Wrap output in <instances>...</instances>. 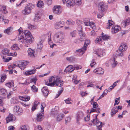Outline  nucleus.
I'll return each instance as SVG.
<instances>
[{
	"mask_svg": "<svg viewBox=\"0 0 130 130\" xmlns=\"http://www.w3.org/2000/svg\"><path fill=\"white\" fill-rule=\"evenodd\" d=\"M64 24L63 21H60L56 22L54 25V28L56 29H59L63 27Z\"/></svg>",
	"mask_w": 130,
	"mask_h": 130,
	"instance_id": "obj_11",
	"label": "nucleus"
},
{
	"mask_svg": "<svg viewBox=\"0 0 130 130\" xmlns=\"http://www.w3.org/2000/svg\"><path fill=\"white\" fill-rule=\"evenodd\" d=\"M124 22L125 23V26H127L130 23V19H128L126 20Z\"/></svg>",
	"mask_w": 130,
	"mask_h": 130,
	"instance_id": "obj_58",
	"label": "nucleus"
},
{
	"mask_svg": "<svg viewBox=\"0 0 130 130\" xmlns=\"http://www.w3.org/2000/svg\"><path fill=\"white\" fill-rule=\"evenodd\" d=\"M28 27L29 29L30 30H32L36 28L35 27L30 24H28Z\"/></svg>",
	"mask_w": 130,
	"mask_h": 130,
	"instance_id": "obj_51",
	"label": "nucleus"
},
{
	"mask_svg": "<svg viewBox=\"0 0 130 130\" xmlns=\"http://www.w3.org/2000/svg\"><path fill=\"white\" fill-rule=\"evenodd\" d=\"M93 71L94 73L100 74H102L104 73L103 70L101 68L94 69Z\"/></svg>",
	"mask_w": 130,
	"mask_h": 130,
	"instance_id": "obj_22",
	"label": "nucleus"
},
{
	"mask_svg": "<svg viewBox=\"0 0 130 130\" xmlns=\"http://www.w3.org/2000/svg\"><path fill=\"white\" fill-rule=\"evenodd\" d=\"M122 108L121 106H116L112 108L111 112V116L112 117L118 111V109H121Z\"/></svg>",
	"mask_w": 130,
	"mask_h": 130,
	"instance_id": "obj_13",
	"label": "nucleus"
},
{
	"mask_svg": "<svg viewBox=\"0 0 130 130\" xmlns=\"http://www.w3.org/2000/svg\"><path fill=\"white\" fill-rule=\"evenodd\" d=\"M0 11L4 14H6L8 13L7 11L6 10V7L5 6H3L2 7Z\"/></svg>",
	"mask_w": 130,
	"mask_h": 130,
	"instance_id": "obj_31",
	"label": "nucleus"
},
{
	"mask_svg": "<svg viewBox=\"0 0 130 130\" xmlns=\"http://www.w3.org/2000/svg\"><path fill=\"white\" fill-rule=\"evenodd\" d=\"M37 80V79L36 77L35 76L33 78H31L30 80V82L29 83H31L33 82L35 84H36V82Z\"/></svg>",
	"mask_w": 130,
	"mask_h": 130,
	"instance_id": "obj_45",
	"label": "nucleus"
},
{
	"mask_svg": "<svg viewBox=\"0 0 130 130\" xmlns=\"http://www.w3.org/2000/svg\"><path fill=\"white\" fill-rule=\"evenodd\" d=\"M64 35L63 32L59 31L56 33L54 35L53 40L56 43H62L63 42Z\"/></svg>",
	"mask_w": 130,
	"mask_h": 130,
	"instance_id": "obj_3",
	"label": "nucleus"
},
{
	"mask_svg": "<svg viewBox=\"0 0 130 130\" xmlns=\"http://www.w3.org/2000/svg\"><path fill=\"white\" fill-rule=\"evenodd\" d=\"M11 48L13 50H18L20 49L18 45L17 44H15L13 45Z\"/></svg>",
	"mask_w": 130,
	"mask_h": 130,
	"instance_id": "obj_38",
	"label": "nucleus"
},
{
	"mask_svg": "<svg viewBox=\"0 0 130 130\" xmlns=\"http://www.w3.org/2000/svg\"><path fill=\"white\" fill-rule=\"evenodd\" d=\"M3 59L4 60V61L5 62H8L9 60H11L12 59V57H7L6 58L4 57V56H3Z\"/></svg>",
	"mask_w": 130,
	"mask_h": 130,
	"instance_id": "obj_53",
	"label": "nucleus"
},
{
	"mask_svg": "<svg viewBox=\"0 0 130 130\" xmlns=\"http://www.w3.org/2000/svg\"><path fill=\"white\" fill-rule=\"evenodd\" d=\"M44 112L43 114L41 113H38L37 115L36 120L37 121L40 122L42 121L44 118Z\"/></svg>",
	"mask_w": 130,
	"mask_h": 130,
	"instance_id": "obj_17",
	"label": "nucleus"
},
{
	"mask_svg": "<svg viewBox=\"0 0 130 130\" xmlns=\"http://www.w3.org/2000/svg\"><path fill=\"white\" fill-rule=\"evenodd\" d=\"M107 8V5L103 2L99 3V9L100 11L103 12L105 11Z\"/></svg>",
	"mask_w": 130,
	"mask_h": 130,
	"instance_id": "obj_8",
	"label": "nucleus"
},
{
	"mask_svg": "<svg viewBox=\"0 0 130 130\" xmlns=\"http://www.w3.org/2000/svg\"><path fill=\"white\" fill-rule=\"evenodd\" d=\"M41 106L42 107L41 109V112L42 114H43L44 108L46 106L45 103H42L41 105Z\"/></svg>",
	"mask_w": 130,
	"mask_h": 130,
	"instance_id": "obj_47",
	"label": "nucleus"
},
{
	"mask_svg": "<svg viewBox=\"0 0 130 130\" xmlns=\"http://www.w3.org/2000/svg\"><path fill=\"white\" fill-rule=\"evenodd\" d=\"M20 129L22 130H29V127L27 125H24L21 126Z\"/></svg>",
	"mask_w": 130,
	"mask_h": 130,
	"instance_id": "obj_33",
	"label": "nucleus"
},
{
	"mask_svg": "<svg viewBox=\"0 0 130 130\" xmlns=\"http://www.w3.org/2000/svg\"><path fill=\"white\" fill-rule=\"evenodd\" d=\"M38 102L35 101L34 104L33 105L32 108V111H34L36 109V107L38 105Z\"/></svg>",
	"mask_w": 130,
	"mask_h": 130,
	"instance_id": "obj_34",
	"label": "nucleus"
},
{
	"mask_svg": "<svg viewBox=\"0 0 130 130\" xmlns=\"http://www.w3.org/2000/svg\"><path fill=\"white\" fill-rule=\"evenodd\" d=\"M55 109H56V108L54 109H52L51 111L52 114L54 116L57 115L58 112V110H55Z\"/></svg>",
	"mask_w": 130,
	"mask_h": 130,
	"instance_id": "obj_35",
	"label": "nucleus"
},
{
	"mask_svg": "<svg viewBox=\"0 0 130 130\" xmlns=\"http://www.w3.org/2000/svg\"><path fill=\"white\" fill-rule=\"evenodd\" d=\"M84 114L83 112L82 111H78L76 113V122L79 124V121L84 117Z\"/></svg>",
	"mask_w": 130,
	"mask_h": 130,
	"instance_id": "obj_6",
	"label": "nucleus"
},
{
	"mask_svg": "<svg viewBox=\"0 0 130 130\" xmlns=\"http://www.w3.org/2000/svg\"><path fill=\"white\" fill-rule=\"evenodd\" d=\"M76 34V31L75 30L71 32L70 33V35L72 37H75Z\"/></svg>",
	"mask_w": 130,
	"mask_h": 130,
	"instance_id": "obj_56",
	"label": "nucleus"
},
{
	"mask_svg": "<svg viewBox=\"0 0 130 130\" xmlns=\"http://www.w3.org/2000/svg\"><path fill=\"white\" fill-rule=\"evenodd\" d=\"M82 28L79 29L78 28L77 29L79 31V34L80 36V41H82L84 40V39L85 38L86 35L82 31Z\"/></svg>",
	"mask_w": 130,
	"mask_h": 130,
	"instance_id": "obj_15",
	"label": "nucleus"
},
{
	"mask_svg": "<svg viewBox=\"0 0 130 130\" xmlns=\"http://www.w3.org/2000/svg\"><path fill=\"white\" fill-rule=\"evenodd\" d=\"M66 23L68 25H73L75 23V22L71 20H69L67 21Z\"/></svg>",
	"mask_w": 130,
	"mask_h": 130,
	"instance_id": "obj_48",
	"label": "nucleus"
},
{
	"mask_svg": "<svg viewBox=\"0 0 130 130\" xmlns=\"http://www.w3.org/2000/svg\"><path fill=\"white\" fill-rule=\"evenodd\" d=\"M92 104L93 105V107L94 108H97L98 106V105L96 102L93 103Z\"/></svg>",
	"mask_w": 130,
	"mask_h": 130,
	"instance_id": "obj_61",
	"label": "nucleus"
},
{
	"mask_svg": "<svg viewBox=\"0 0 130 130\" xmlns=\"http://www.w3.org/2000/svg\"><path fill=\"white\" fill-rule=\"evenodd\" d=\"M73 71V66L72 65H71L68 66L64 70V71L71 72Z\"/></svg>",
	"mask_w": 130,
	"mask_h": 130,
	"instance_id": "obj_23",
	"label": "nucleus"
},
{
	"mask_svg": "<svg viewBox=\"0 0 130 130\" xmlns=\"http://www.w3.org/2000/svg\"><path fill=\"white\" fill-rule=\"evenodd\" d=\"M84 25L86 26H88L90 25V22L88 20H87L86 21H85L84 23Z\"/></svg>",
	"mask_w": 130,
	"mask_h": 130,
	"instance_id": "obj_62",
	"label": "nucleus"
},
{
	"mask_svg": "<svg viewBox=\"0 0 130 130\" xmlns=\"http://www.w3.org/2000/svg\"><path fill=\"white\" fill-rule=\"evenodd\" d=\"M63 90V88H61V89L60 91H59L58 92V93L57 94L56 96L55 97V98H57L58 97H59V95H60V94L62 93V92Z\"/></svg>",
	"mask_w": 130,
	"mask_h": 130,
	"instance_id": "obj_46",
	"label": "nucleus"
},
{
	"mask_svg": "<svg viewBox=\"0 0 130 130\" xmlns=\"http://www.w3.org/2000/svg\"><path fill=\"white\" fill-rule=\"evenodd\" d=\"M76 78L74 76L73 78V82L75 84H77L78 83L79 80V81L77 80H76Z\"/></svg>",
	"mask_w": 130,
	"mask_h": 130,
	"instance_id": "obj_57",
	"label": "nucleus"
},
{
	"mask_svg": "<svg viewBox=\"0 0 130 130\" xmlns=\"http://www.w3.org/2000/svg\"><path fill=\"white\" fill-rule=\"evenodd\" d=\"M6 85L9 88L14 86V83L13 82H9L6 84Z\"/></svg>",
	"mask_w": 130,
	"mask_h": 130,
	"instance_id": "obj_49",
	"label": "nucleus"
},
{
	"mask_svg": "<svg viewBox=\"0 0 130 130\" xmlns=\"http://www.w3.org/2000/svg\"><path fill=\"white\" fill-rule=\"evenodd\" d=\"M16 118L13 115L9 114L7 118L6 121L7 123H8L10 121H14L16 120Z\"/></svg>",
	"mask_w": 130,
	"mask_h": 130,
	"instance_id": "obj_16",
	"label": "nucleus"
},
{
	"mask_svg": "<svg viewBox=\"0 0 130 130\" xmlns=\"http://www.w3.org/2000/svg\"><path fill=\"white\" fill-rule=\"evenodd\" d=\"M6 78V76L5 74H2L1 75V82L2 83L4 82Z\"/></svg>",
	"mask_w": 130,
	"mask_h": 130,
	"instance_id": "obj_40",
	"label": "nucleus"
},
{
	"mask_svg": "<svg viewBox=\"0 0 130 130\" xmlns=\"http://www.w3.org/2000/svg\"><path fill=\"white\" fill-rule=\"evenodd\" d=\"M94 53L96 54L98 56L100 57L103 56V54L105 53L103 50L101 48H99L94 51Z\"/></svg>",
	"mask_w": 130,
	"mask_h": 130,
	"instance_id": "obj_14",
	"label": "nucleus"
},
{
	"mask_svg": "<svg viewBox=\"0 0 130 130\" xmlns=\"http://www.w3.org/2000/svg\"><path fill=\"white\" fill-rule=\"evenodd\" d=\"M32 6L33 5L31 3L29 4L26 6L25 9L22 10V14H28L31 12V9H32Z\"/></svg>",
	"mask_w": 130,
	"mask_h": 130,
	"instance_id": "obj_4",
	"label": "nucleus"
},
{
	"mask_svg": "<svg viewBox=\"0 0 130 130\" xmlns=\"http://www.w3.org/2000/svg\"><path fill=\"white\" fill-rule=\"evenodd\" d=\"M123 52L124 51L119 48L118 50L116 51V54L117 56L122 57L124 55Z\"/></svg>",
	"mask_w": 130,
	"mask_h": 130,
	"instance_id": "obj_24",
	"label": "nucleus"
},
{
	"mask_svg": "<svg viewBox=\"0 0 130 130\" xmlns=\"http://www.w3.org/2000/svg\"><path fill=\"white\" fill-rule=\"evenodd\" d=\"M76 23L77 24L78 26V28H79V29L82 28V27L80 24L83 23L79 20H77L76 21Z\"/></svg>",
	"mask_w": 130,
	"mask_h": 130,
	"instance_id": "obj_39",
	"label": "nucleus"
},
{
	"mask_svg": "<svg viewBox=\"0 0 130 130\" xmlns=\"http://www.w3.org/2000/svg\"><path fill=\"white\" fill-rule=\"evenodd\" d=\"M18 65L22 70H23L28 64L27 62L22 61H18L17 62Z\"/></svg>",
	"mask_w": 130,
	"mask_h": 130,
	"instance_id": "obj_10",
	"label": "nucleus"
},
{
	"mask_svg": "<svg viewBox=\"0 0 130 130\" xmlns=\"http://www.w3.org/2000/svg\"><path fill=\"white\" fill-rule=\"evenodd\" d=\"M28 55L29 56L34 58L35 57L34 55L35 51L31 48H29L28 50Z\"/></svg>",
	"mask_w": 130,
	"mask_h": 130,
	"instance_id": "obj_21",
	"label": "nucleus"
},
{
	"mask_svg": "<svg viewBox=\"0 0 130 130\" xmlns=\"http://www.w3.org/2000/svg\"><path fill=\"white\" fill-rule=\"evenodd\" d=\"M17 100L15 97L12 98L11 100V103L13 104H15L17 103Z\"/></svg>",
	"mask_w": 130,
	"mask_h": 130,
	"instance_id": "obj_50",
	"label": "nucleus"
},
{
	"mask_svg": "<svg viewBox=\"0 0 130 130\" xmlns=\"http://www.w3.org/2000/svg\"><path fill=\"white\" fill-rule=\"evenodd\" d=\"M64 101L67 104H72L71 102H70L72 101V100L70 98H68L67 99L65 100Z\"/></svg>",
	"mask_w": 130,
	"mask_h": 130,
	"instance_id": "obj_54",
	"label": "nucleus"
},
{
	"mask_svg": "<svg viewBox=\"0 0 130 130\" xmlns=\"http://www.w3.org/2000/svg\"><path fill=\"white\" fill-rule=\"evenodd\" d=\"M31 87L32 91L34 92H36L37 91L38 89L35 86L33 85Z\"/></svg>",
	"mask_w": 130,
	"mask_h": 130,
	"instance_id": "obj_52",
	"label": "nucleus"
},
{
	"mask_svg": "<svg viewBox=\"0 0 130 130\" xmlns=\"http://www.w3.org/2000/svg\"><path fill=\"white\" fill-rule=\"evenodd\" d=\"M119 27L118 26H115L112 27L111 29V32L112 34H115L117 33L119 30Z\"/></svg>",
	"mask_w": 130,
	"mask_h": 130,
	"instance_id": "obj_25",
	"label": "nucleus"
},
{
	"mask_svg": "<svg viewBox=\"0 0 130 130\" xmlns=\"http://www.w3.org/2000/svg\"><path fill=\"white\" fill-rule=\"evenodd\" d=\"M104 34L103 33H102V36H101L102 37V39L103 41V40H106L109 39V37L107 35H103Z\"/></svg>",
	"mask_w": 130,
	"mask_h": 130,
	"instance_id": "obj_32",
	"label": "nucleus"
},
{
	"mask_svg": "<svg viewBox=\"0 0 130 130\" xmlns=\"http://www.w3.org/2000/svg\"><path fill=\"white\" fill-rule=\"evenodd\" d=\"M71 118L70 117L68 116L65 119V123H67L69 122L71 120Z\"/></svg>",
	"mask_w": 130,
	"mask_h": 130,
	"instance_id": "obj_59",
	"label": "nucleus"
},
{
	"mask_svg": "<svg viewBox=\"0 0 130 130\" xmlns=\"http://www.w3.org/2000/svg\"><path fill=\"white\" fill-rule=\"evenodd\" d=\"M20 99L23 100L25 101H27L29 100L30 99V97L28 96H24L19 97Z\"/></svg>",
	"mask_w": 130,
	"mask_h": 130,
	"instance_id": "obj_27",
	"label": "nucleus"
},
{
	"mask_svg": "<svg viewBox=\"0 0 130 130\" xmlns=\"http://www.w3.org/2000/svg\"><path fill=\"white\" fill-rule=\"evenodd\" d=\"M53 10L54 13L58 15L60 14L62 12L61 8L59 6H54Z\"/></svg>",
	"mask_w": 130,
	"mask_h": 130,
	"instance_id": "obj_12",
	"label": "nucleus"
},
{
	"mask_svg": "<svg viewBox=\"0 0 130 130\" xmlns=\"http://www.w3.org/2000/svg\"><path fill=\"white\" fill-rule=\"evenodd\" d=\"M98 114L96 115L95 119L93 120L92 122L94 124L96 125L98 128V130H102L101 128L102 127V125L103 124L102 122L98 120L97 116Z\"/></svg>",
	"mask_w": 130,
	"mask_h": 130,
	"instance_id": "obj_5",
	"label": "nucleus"
},
{
	"mask_svg": "<svg viewBox=\"0 0 130 130\" xmlns=\"http://www.w3.org/2000/svg\"><path fill=\"white\" fill-rule=\"evenodd\" d=\"M18 31L19 32L18 40L19 42L25 44V45L32 42L33 38L29 31L26 30L23 32L21 27L18 30Z\"/></svg>",
	"mask_w": 130,
	"mask_h": 130,
	"instance_id": "obj_1",
	"label": "nucleus"
},
{
	"mask_svg": "<svg viewBox=\"0 0 130 130\" xmlns=\"http://www.w3.org/2000/svg\"><path fill=\"white\" fill-rule=\"evenodd\" d=\"M9 50L8 49L5 48L3 50L2 52L4 55L8 56L10 55V54L9 53Z\"/></svg>",
	"mask_w": 130,
	"mask_h": 130,
	"instance_id": "obj_26",
	"label": "nucleus"
},
{
	"mask_svg": "<svg viewBox=\"0 0 130 130\" xmlns=\"http://www.w3.org/2000/svg\"><path fill=\"white\" fill-rule=\"evenodd\" d=\"M14 112L18 115H21L23 113V110L18 105L15 106L14 108Z\"/></svg>",
	"mask_w": 130,
	"mask_h": 130,
	"instance_id": "obj_9",
	"label": "nucleus"
},
{
	"mask_svg": "<svg viewBox=\"0 0 130 130\" xmlns=\"http://www.w3.org/2000/svg\"><path fill=\"white\" fill-rule=\"evenodd\" d=\"M43 42V41L41 40L37 44V48L38 49L40 50L42 49L43 47L42 43Z\"/></svg>",
	"mask_w": 130,
	"mask_h": 130,
	"instance_id": "obj_30",
	"label": "nucleus"
},
{
	"mask_svg": "<svg viewBox=\"0 0 130 130\" xmlns=\"http://www.w3.org/2000/svg\"><path fill=\"white\" fill-rule=\"evenodd\" d=\"M64 117L63 115L60 114L58 115L57 117V119L58 121H60L61 120L62 118Z\"/></svg>",
	"mask_w": 130,
	"mask_h": 130,
	"instance_id": "obj_42",
	"label": "nucleus"
},
{
	"mask_svg": "<svg viewBox=\"0 0 130 130\" xmlns=\"http://www.w3.org/2000/svg\"><path fill=\"white\" fill-rule=\"evenodd\" d=\"M33 68L34 69L32 70H29L28 71L25 72L24 74L26 76H29L34 74L35 73L36 70L34 67Z\"/></svg>",
	"mask_w": 130,
	"mask_h": 130,
	"instance_id": "obj_18",
	"label": "nucleus"
},
{
	"mask_svg": "<svg viewBox=\"0 0 130 130\" xmlns=\"http://www.w3.org/2000/svg\"><path fill=\"white\" fill-rule=\"evenodd\" d=\"M102 41V37L101 36L98 37L95 40V42L96 43L100 44Z\"/></svg>",
	"mask_w": 130,
	"mask_h": 130,
	"instance_id": "obj_29",
	"label": "nucleus"
},
{
	"mask_svg": "<svg viewBox=\"0 0 130 130\" xmlns=\"http://www.w3.org/2000/svg\"><path fill=\"white\" fill-rule=\"evenodd\" d=\"M11 27H9L7 28L4 31V32L5 33L7 34L8 35H10L11 34Z\"/></svg>",
	"mask_w": 130,
	"mask_h": 130,
	"instance_id": "obj_43",
	"label": "nucleus"
},
{
	"mask_svg": "<svg viewBox=\"0 0 130 130\" xmlns=\"http://www.w3.org/2000/svg\"><path fill=\"white\" fill-rule=\"evenodd\" d=\"M100 108H99L97 107L96 109H93L92 108L91 109L90 112L89 113H91L92 112H99L100 113Z\"/></svg>",
	"mask_w": 130,
	"mask_h": 130,
	"instance_id": "obj_36",
	"label": "nucleus"
},
{
	"mask_svg": "<svg viewBox=\"0 0 130 130\" xmlns=\"http://www.w3.org/2000/svg\"><path fill=\"white\" fill-rule=\"evenodd\" d=\"M74 2L75 3L78 5H80L82 3L81 0H74Z\"/></svg>",
	"mask_w": 130,
	"mask_h": 130,
	"instance_id": "obj_60",
	"label": "nucleus"
},
{
	"mask_svg": "<svg viewBox=\"0 0 130 130\" xmlns=\"http://www.w3.org/2000/svg\"><path fill=\"white\" fill-rule=\"evenodd\" d=\"M127 47L126 44L125 43H121L119 48L124 52L127 50Z\"/></svg>",
	"mask_w": 130,
	"mask_h": 130,
	"instance_id": "obj_19",
	"label": "nucleus"
},
{
	"mask_svg": "<svg viewBox=\"0 0 130 130\" xmlns=\"http://www.w3.org/2000/svg\"><path fill=\"white\" fill-rule=\"evenodd\" d=\"M108 25L106 27V28L109 29L110 28V26L112 25L113 26H114V23L111 20H108Z\"/></svg>",
	"mask_w": 130,
	"mask_h": 130,
	"instance_id": "obj_28",
	"label": "nucleus"
},
{
	"mask_svg": "<svg viewBox=\"0 0 130 130\" xmlns=\"http://www.w3.org/2000/svg\"><path fill=\"white\" fill-rule=\"evenodd\" d=\"M66 5L68 7L73 6L74 5L71 0H69L67 1Z\"/></svg>",
	"mask_w": 130,
	"mask_h": 130,
	"instance_id": "obj_37",
	"label": "nucleus"
},
{
	"mask_svg": "<svg viewBox=\"0 0 130 130\" xmlns=\"http://www.w3.org/2000/svg\"><path fill=\"white\" fill-rule=\"evenodd\" d=\"M0 93L3 95H6L7 94L6 90L4 89H2L0 90Z\"/></svg>",
	"mask_w": 130,
	"mask_h": 130,
	"instance_id": "obj_41",
	"label": "nucleus"
},
{
	"mask_svg": "<svg viewBox=\"0 0 130 130\" xmlns=\"http://www.w3.org/2000/svg\"><path fill=\"white\" fill-rule=\"evenodd\" d=\"M90 119V116L87 115L86 117L84 118V120L86 121H88Z\"/></svg>",
	"mask_w": 130,
	"mask_h": 130,
	"instance_id": "obj_64",
	"label": "nucleus"
},
{
	"mask_svg": "<svg viewBox=\"0 0 130 130\" xmlns=\"http://www.w3.org/2000/svg\"><path fill=\"white\" fill-rule=\"evenodd\" d=\"M49 82L51 83H46V85L51 86H53L56 85L59 87H61L63 85V81L60 79V78L58 77H54L52 76L50 78Z\"/></svg>",
	"mask_w": 130,
	"mask_h": 130,
	"instance_id": "obj_2",
	"label": "nucleus"
},
{
	"mask_svg": "<svg viewBox=\"0 0 130 130\" xmlns=\"http://www.w3.org/2000/svg\"><path fill=\"white\" fill-rule=\"evenodd\" d=\"M90 43V40H86L85 42L84 46L80 49L78 50H76L77 52H80L83 54L87 48L86 46L88 45Z\"/></svg>",
	"mask_w": 130,
	"mask_h": 130,
	"instance_id": "obj_7",
	"label": "nucleus"
},
{
	"mask_svg": "<svg viewBox=\"0 0 130 130\" xmlns=\"http://www.w3.org/2000/svg\"><path fill=\"white\" fill-rule=\"evenodd\" d=\"M66 59L70 62H72L74 60V58L73 57H67Z\"/></svg>",
	"mask_w": 130,
	"mask_h": 130,
	"instance_id": "obj_55",
	"label": "nucleus"
},
{
	"mask_svg": "<svg viewBox=\"0 0 130 130\" xmlns=\"http://www.w3.org/2000/svg\"><path fill=\"white\" fill-rule=\"evenodd\" d=\"M42 91L44 96L46 97L48 96L49 92L47 88L46 87H43L42 89Z\"/></svg>",
	"mask_w": 130,
	"mask_h": 130,
	"instance_id": "obj_20",
	"label": "nucleus"
},
{
	"mask_svg": "<svg viewBox=\"0 0 130 130\" xmlns=\"http://www.w3.org/2000/svg\"><path fill=\"white\" fill-rule=\"evenodd\" d=\"M37 5L38 7H41L44 5V4L43 1H38Z\"/></svg>",
	"mask_w": 130,
	"mask_h": 130,
	"instance_id": "obj_44",
	"label": "nucleus"
},
{
	"mask_svg": "<svg viewBox=\"0 0 130 130\" xmlns=\"http://www.w3.org/2000/svg\"><path fill=\"white\" fill-rule=\"evenodd\" d=\"M35 130H42V128L40 126H38L35 128Z\"/></svg>",
	"mask_w": 130,
	"mask_h": 130,
	"instance_id": "obj_63",
	"label": "nucleus"
}]
</instances>
